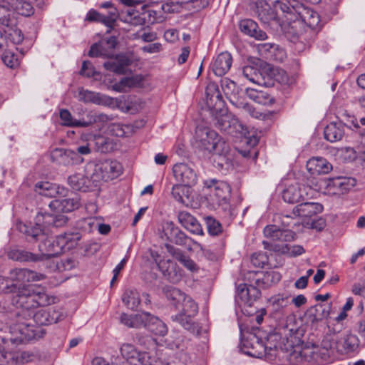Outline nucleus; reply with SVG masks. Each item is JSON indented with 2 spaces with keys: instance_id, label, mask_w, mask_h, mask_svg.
Listing matches in <instances>:
<instances>
[{
  "instance_id": "1",
  "label": "nucleus",
  "mask_w": 365,
  "mask_h": 365,
  "mask_svg": "<svg viewBox=\"0 0 365 365\" xmlns=\"http://www.w3.org/2000/svg\"><path fill=\"white\" fill-rule=\"evenodd\" d=\"M206 103L214 115L215 125L221 131L234 135L240 133L242 125L225 108V103L215 83H210L206 89Z\"/></svg>"
},
{
  "instance_id": "2",
  "label": "nucleus",
  "mask_w": 365,
  "mask_h": 365,
  "mask_svg": "<svg viewBox=\"0 0 365 365\" xmlns=\"http://www.w3.org/2000/svg\"><path fill=\"white\" fill-rule=\"evenodd\" d=\"M68 221V217L63 214L38 213L35 218L34 223L24 224L20 222L17 225V228L20 232L26 235L29 242H35L44 237V227L46 226L52 225L55 227H62L67 224Z\"/></svg>"
},
{
  "instance_id": "3",
  "label": "nucleus",
  "mask_w": 365,
  "mask_h": 365,
  "mask_svg": "<svg viewBox=\"0 0 365 365\" xmlns=\"http://www.w3.org/2000/svg\"><path fill=\"white\" fill-rule=\"evenodd\" d=\"M19 309L15 313L18 324L12 328L13 332H16L17 335L14 338H11V341L13 343L25 344L42 338L46 334V330L41 327H35L32 324L34 308Z\"/></svg>"
},
{
  "instance_id": "4",
  "label": "nucleus",
  "mask_w": 365,
  "mask_h": 365,
  "mask_svg": "<svg viewBox=\"0 0 365 365\" xmlns=\"http://www.w3.org/2000/svg\"><path fill=\"white\" fill-rule=\"evenodd\" d=\"M274 6L290 16V21L301 20L312 29H315L319 22L317 12L306 7L297 0H276Z\"/></svg>"
},
{
  "instance_id": "5",
  "label": "nucleus",
  "mask_w": 365,
  "mask_h": 365,
  "mask_svg": "<svg viewBox=\"0 0 365 365\" xmlns=\"http://www.w3.org/2000/svg\"><path fill=\"white\" fill-rule=\"evenodd\" d=\"M11 293V304L16 308H36L50 303L46 293L36 292L33 287H20Z\"/></svg>"
},
{
  "instance_id": "6",
  "label": "nucleus",
  "mask_w": 365,
  "mask_h": 365,
  "mask_svg": "<svg viewBox=\"0 0 365 365\" xmlns=\"http://www.w3.org/2000/svg\"><path fill=\"white\" fill-rule=\"evenodd\" d=\"M220 82L225 95L233 106L252 117H259V113L246 101L244 91L237 86L235 82L227 78H222Z\"/></svg>"
},
{
  "instance_id": "7",
  "label": "nucleus",
  "mask_w": 365,
  "mask_h": 365,
  "mask_svg": "<svg viewBox=\"0 0 365 365\" xmlns=\"http://www.w3.org/2000/svg\"><path fill=\"white\" fill-rule=\"evenodd\" d=\"M250 284H240L236 289L235 302L242 308L245 314L252 315V311L249 310L261 297V292L251 279Z\"/></svg>"
},
{
  "instance_id": "8",
  "label": "nucleus",
  "mask_w": 365,
  "mask_h": 365,
  "mask_svg": "<svg viewBox=\"0 0 365 365\" xmlns=\"http://www.w3.org/2000/svg\"><path fill=\"white\" fill-rule=\"evenodd\" d=\"M164 235L166 236L167 240L171 243L176 245L184 247L187 251L192 252V247L191 243L194 244L200 250H203V246L188 237L184 232H182L178 227H177L173 222H167L163 226Z\"/></svg>"
},
{
  "instance_id": "9",
  "label": "nucleus",
  "mask_w": 365,
  "mask_h": 365,
  "mask_svg": "<svg viewBox=\"0 0 365 365\" xmlns=\"http://www.w3.org/2000/svg\"><path fill=\"white\" fill-rule=\"evenodd\" d=\"M46 278V275L38 273L29 269H15L10 272L9 279L15 291L16 288L20 287H32L26 283L31 282H38Z\"/></svg>"
},
{
  "instance_id": "10",
  "label": "nucleus",
  "mask_w": 365,
  "mask_h": 365,
  "mask_svg": "<svg viewBox=\"0 0 365 365\" xmlns=\"http://www.w3.org/2000/svg\"><path fill=\"white\" fill-rule=\"evenodd\" d=\"M204 188L210 190L216 202L219 205L224 203L228 205V200L231 192V187L228 183L215 178H210L204 181Z\"/></svg>"
},
{
  "instance_id": "11",
  "label": "nucleus",
  "mask_w": 365,
  "mask_h": 365,
  "mask_svg": "<svg viewBox=\"0 0 365 365\" xmlns=\"http://www.w3.org/2000/svg\"><path fill=\"white\" fill-rule=\"evenodd\" d=\"M65 317V313L61 309L48 307L34 312L32 320L38 326L37 327H41L57 323L64 319Z\"/></svg>"
},
{
  "instance_id": "12",
  "label": "nucleus",
  "mask_w": 365,
  "mask_h": 365,
  "mask_svg": "<svg viewBox=\"0 0 365 365\" xmlns=\"http://www.w3.org/2000/svg\"><path fill=\"white\" fill-rule=\"evenodd\" d=\"M356 183L354 178L342 176L327 178L324 181L325 190L331 195L344 194L354 187Z\"/></svg>"
},
{
  "instance_id": "13",
  "label": "nucleus",
  "mask_w": 365,
  "mask_h": 365,
  "mask_svg": "<svg viewBox=\"0 0 365 365\" xmlns=\"http://www.w3.org/2000/svg\"><path fill=\"white\" fill-rule=\"evenodd\" d=\"M247 281H253L259 289H267L278 283L281 279V274L275 271L269 272H249L246 277Z\"/></svg>"
},
{
  "instance_id": "14",
  "label": "nucleus",
  "mask_w": 365,
  "mask_h": 365,
  "mask_svg": "<svg viewBox=\"0 0 365 365\" xmlns=\"http://www.w3.org/2000/svg\"><path fill=\"white\" fill-rule=\"evenodd\" d=\"M264 237L269 239V242L277 243L279 242H292L295 240L297 235L289 229L282 228L279 225H268L263 229ZM268 242V240H267Z\"/></svg>"
},
{
  "instance_id": "15",
  "label": "nucleus",
  "mask_w": 365,
  "mask_h": 365,
  "mask_svg": "<svg viewBox=\"0 0 365 365\" xmlns=\"http://www.w3.org/2000/svg\"><path fill=\"white\" fill-rule=\"evenodd\" d=\"M207 145L208 148L211 149V153L217 155L215 162L218 167L224 168L225 165L228 167L230 165L232 155L230 154L231 149L228 143L218 135V139H216L214 143Z\"/></svg>"
},
{
  "instance_id": "16",
  "label": "nucleus",
  "mask_w": 365,
  "mask_h": 365,
  "mask_svg": "<svg viewBox=\"0 0 365 365\" xmlns=\"http://www.w3.org/2000/svg\"><path fill=\"white\" fill-rule=\"evenodd\" d=\"M251 9L262 24L267 25L272 23L278 24L275 11L266 1H256L251 4Z\"/></svg>"
},
{
  "instance_id": "17",
  "label": "nucleus",
  "mask_w": 365,
  "mask_h": 365,
  "mask_svg": "<svg viewBox=\"0 0 365 365\" xmlns=\"http://www.w3.org/2000/svg\"><path fill=\"white\" fill-rule=\"evenodd\" d=\"M263 247L265 250L273 252L277 255H287L289 257H296L305 252V250L302 245H289L288 244H280L262 241Z\"/></svg>"
},
{
  "instance_id": "18",
  "label": "nucleus",
  "mask_w": 365,
  "mask_h": 365,
  "mask_svg": "<svg viewBox=\"0 0 365 365\" xmlns=\"http://www.w3.org/2000/svg\"><path fill=\"white\" fill-rule=\"evenodd\" d=\"M43 242L38 245L41 256V261L47 260L51 257H56L62 253L63 246L60 244V239L57 236L55 239L45 238L39 239Z\"/></svg>"
},
{
  "instance_id": "19",
  "label": "nucleus",
  "mask_w": 365,
  "mask_h": 365,
  "mask_svg": "<svg viewBox=\"0 0 365 365\" xmlns=\"http://www.w3.org/2000/svg\"><path fill=\"white\" fill-rule=\"evenodd\" d=\"M118 18V13L116 8H111V10H109L107 14H101L96 10L91 9L87 13L85 21L101 23L112 29Z\"/></svg>"
},
{
  "instance_id": "20",
  "label": "nucleus",
  "mask_w": 365,
  "mask_h": 365,
  "mask_svg": "<svg viewBox=\"0 0 365 365\" xmlns=\"http://www.w3.org/2000/svg\"><path fill=\"white\" fill-rule=\"evenodd\" d=\"M242 343L243 351L249 356L262 358L267 354V346L254 334H250Z\"/></svg>"
},
{
  "instance_id": "21",
  "label": "nucleus",
  "mask_w": 365,
  "mask_h": 365,
  "mask_svg": "<svg viewBox=\"0 0 365 365\" xmlns=\"http://www.w3.org/2000/svg\"><path fill=\"white\" fill-rule=\"evenodd\" d=\"M173 172L175 179L183 185L191 187L197 182V175L195 172L187 164H175L173 166Z\"/></svg>"
},
{
  "instance_id": "22",
  "label": "nucleus",
  "mask_w": 365,
  "mask_h": 365,
  "mask_svg": "<svg viewBox=\"0 0 365 365\" xmlns=\"http://www.w3.org/2000/svg\"><path fill=\"white\" fill-rule=\"evenodd\" d=\"M51 158L53 162L60 165H69L81 164L83 162V158H80L74 153L73 150L56 148L51 153Z\"/></svg>"
},
{
  "instance_id": "23",
  "label": "nucleus",
  "mask_w": 365,
  "mask_h": 365,
  "mask_svg": "<svg viewBox=\"0 0 365 365\" xmlns=\"http://www.w3.org/2000/svg\"><path fill=\"white\" fill-rule=\"evenodd\" d=\"M360 341L358 336L351 333L341 335L336 341V347L341 354L356 352L359 349Z\"/></svg>"
},
{
  "instance_id": "24",
  "label": "nucleus",
  "mask_w": 365,
  "mask_h": 365,
  "mask_svg": "<svg viewBox=\"0 0 365 365\" xmlns=\"http://www.w3.org/2000/svg\"><path fill=\"white\" fill-rule=\"evenodd\" d=\"M35 191L38 194L48 197H64L68 195V190L58 185L49 182H40L36 184Z\"/></svg>"
},
{
  "instance_id": "25",
  "label": "nucleus",
  "mask_w": 365,
  "mask_h": 365,
  "mask_svg": "<svg viewBox=\"0 0 365 365\" xmlns=\"http://www.w3.org/2000/svg\"><path fill=\"white\" fill-rule=\"evenodd\" d=\"M167 252L183 267L190 272H197L199 269L197 264L185 252L170 243L164 245Z\"/></svg>"
},
{
  "instance_id": "26",
  "label": "nucleus",
  "mask_w": 365,
  "mask_h": 365,
  "mask_svg": "<svg viewBox=\"0 0 365 365\" xmlns=\"http://www.w3.org/2000/svg\"><path fill=\"white\" fill-rule=\"evenodd\" d=\"M158 267L163 277L170 282L177 284L181 280V269L170 259L160 261L158 264Z\"/></svg>"
},
{
  "instance_id": "27",
  "label": "nucleus",
  "mask_w": 365,
  "mask_h": 365,
  "mask_svg": "<svg viewBox=\"0 0 365 365\" xmlns=\"http://www.w3.org/2000/svg\"><path fill=\"white\" fill-rule=\"evenodd\" d=\"M78 100L84 103H93L102 106H110L113 103V98L111 97L83 88L79 89Z\"/></svg>"
},
{
  "instance_id": "28",
  "label": "nucleus",
  "mask_w": 365,
  "mask_h": 365,
  "mask_svg": "<svg viewBox=\"0 0 365 365\" xmlns=\"http://www.w3.org/2000/svg\"><path fill=\"white\" fill-rule=\"evenodd\" d=\"M308 172L313 175L329 173L332 170L331 164L322 157H313L307 163Z\"/></svg>"
},
{
  "instance_id": "29",
  "label": "nucleus",
  "mask_w": 365,
  "mask_h": 365,
  "mask_svg": "<svg viewBox=\"0 0 365 365\" xmlns=\"http://www.w3.org/2000/svg\"><path fill=\"white\" fill-rule=\"evenodd\" d=\"M195 135L196 138L199 141L200 146L202 149L211 153V149L208 148L207 144H212L216 139H218L217 133L208 127L198 125L196 128Z\"/></svg>"
},
{
  "instance_id": "30",
  "label": "nucleus",
  "mask_w": 365,
  "mask_h": 365,
  "mask_svg": "<svg viewBox=\"0 0 365 365\" xmlns=\"http://www.w3.org/2000/svg\"><path fill=\"white\" fill-rule=\"evenodd\" d=\"M323 206L317 202H302L294 207L292 214L300 217H312L322 212Z\"/></svg>"
},
{
  "instance_id": "31",
  "label": "nucleus",
  "mask_w": 365,
  "mask_h": 365,
  "mask_svg": "<svg viewBox=\"0 0 365 365\" xmlns=\"http://www.w3.org/2000/svg\"><path fill=\"white\" fill-rule=\"evenodd\" d=\"M146 317L143 319L142 327L147 328L149 331L156 335L164 336L168 331L165 324L158 317L145 312Z\"/></svg>"
},
{
  "instance_id": "32",
  "label": "nucleus",
  "mask_w": 365,
  "mask_h": 365,
  "mask_svg": "<svg viewBox=\"0 0 365 365\" xmlns=\"http://www.w3.org/2000/svg\"><path fill=\"white\" fill-rule=\"evenodd\" d=\"M179 222L189 232L195 235H203L201 225L197 219L187 212H180L178 215Z\"/></svg>"
},
{
  "instance_id": "33",
  "label": "nucleus",
  "mask_w": 365,
  "mask_h": 365,
  "mask_svg": "<svg viewBox=\"0 0 365 365\" xmlns=\"http://www.w3.org/2000/svg\"><path fill=\"white\" fill-rule=\"evenodd\" d=\"M331 304H318L307 310V315L312 324L328 319L330 315Z\"/></svg>"
},
{
  "instance_id": "34",
  "label": "nucleus",
  "mask_w": 365,
  "mask_h": 365,
  "mask_svg": "<svg viewBox=\"0 0 365 365\" xmlns=\"http://www.w3.org/2000/svg\"><path fill=\"white\" fill-rule=\"evenodd\" d=\"M232 63V58L228 52L220 53L212 65V71L217 76H222L227 73L230 69Z\"/></svg>"
},
{
  "instance_id": "35",
  "label": "nucleus",
  "mask_w": 365,
  "mask_h": 365,
  "mask_svg": "<svg viewBox=\"0 0 365 365\" xmlns=\"http://www.w3.org/2000/svg\"><path fill=\"white\" fill-rule=\"evenodd\" d=\"M305 188L299 185H292L286 188L282 193L283 200L288 203H298L304 199Z\"/></svg>"
},
{
  "instance_id": "36",
  "label": "nucleus",
  "mask_w": 365,
  "mask_h": 365,
  "mask_svg": "<svg viewBox=\"0 0 365 365\" xmlns=\"http://www.w3.org/2000/svg\"><path fill=\"white\" fill-rule=\"evenodd\" d=\"M80 200L77 196L68 198H59L50 203L51 207H54L60 212H72L80 207Z\"/></svg>"
},
{
  "instance_id": "37",
  "label": "nucleus",
  "mask_w": 365,
  "mask_h": 365,
  "mask_svg": "<svg viewBox=\"0 0 365 365\" xmlns=\"http://www.w3.org/2000/svg\"><path fill=\"white\" fill-rule=\"evenodd\" d=\"M346 125L341 122L330 123L324 128V138L327 140L334 143L339 141L344 135Z\"/></svg>"
},
{
  "instance_id": "38",
  "label": "nucleus",
  "mask_w": 365,
  "mask_h": 365,
  "mask_svg": "<svg viewBox=\"0 0 365 365\" xmlns=\"http://www.w3.org/2000/svg\"><path fill=\"white\" fill-rule=\"evenodd\" d=\"M163 292L167 299L176 309H180L182 300H185L186 294L179 289L172 286H165Z\"/></svg>"
},
{
  "instance_id": "39",
  "label": "nucleus",
  "mask_w": 365,
  "mask_h": 365,
  "mask_svg": "<svg viewBox=\"0 0 365 365\" xmlns=\"http://www.w3.org/2000/svg\"><path fill=\"white\" fill-rule=\"evenodd\" d=\"M8 257L9 259L21 262H41V256L38 254H34L31 252L20 250L14 249L8 252Z\"/></svg>"
},
{
  "instance_id": "40",
  "label": "nucleus",
  "mask_w": 365,
  "mask_h": 365,
  "mask_svg": "<svg viewBox=\"0 0 365 365\" xmlns=\"http://www.w3.org/2000/svg\"><path fill=\"white\" fill-rule=\"evenodd\" d=\"M96 168V170L101 172L103 179L116 177L121 172V166L116 161L106 160L97 165Z\"/></svg>"
},
{
  "instance_id": "41",
  "label": "nucleus",
  "mask_w": 365,
  "mask_h": 365,
  "mask_svg": "<svg viewBox=\"0 0 365 365\" xmlns=\"http://www.w3.org/2000/svg\"><path fill=\"white\" fill-rule=\"evenodd\" d=\"M130 64V60L125 56L116 58L115 61H106L103 63L104 68L116 74H125L126 68Z\"/></svg>"
},
{
  "instance_id": "42",
  "label": "nucleus",
  "mask_w": 365,
  "mask_h": 365,
  "mask_svg": "<svg viewBox=\"0 0 365 365\" xmlns=\"http://www.w3.org/2000/svg\"><path fill=\"white\" fill-rule=\"evenodd\" d=\"M273 255H270V257L267 256L266 253L262 252H255L251 255L250 260L252 264L257 267H263L265 264L269 265L271 267H278L282 265V260L280 259L279 262H272Z\"/></svg>"
},
{
  "instance_id": "43",
  "label": "nucleus",
  "mask_w": 365,
  "mask_h": 365,
  "mask_svg": "<svg viewBox=\"0 0 365 365\" xmlns=\"http://www.w3.org/2000/svg\"><path fill=\"white\" fill-rule=\"evenodd\" d=\"M68 183L75 191L86 192L91 186V180L82 174H74L68 177Z\"/></svg>"
},
{
  "instance_id": "44",
  "label": "nucleus",
  "mask_w": 365,
  "mask_h": 365,
  "mask_svg": "<svg viewBox=\"0 0 365 365\" xmlns=\"http://www.w3.org/2000/svg\"><path fill=\"white\" fill-rule=\"evenodd\" d=\"M191 188L182 184H175L173 186L171 195L178 202L187 205L190 202Z\"/></svg>"
},
{
  "instance_id": "45",
  "label": "nucleus",
  "mask_w": 365,
  "mask_h": 365,
  "mask_svg": "<svg viewBox=\"0 0 365 365\" xmlns=\"http://www.w3.org/2000/svg\"><path fill=\"white\" fill-rule=\"evenodd\" d=\"M78 264V262L74 258L67 257L61 259L59 262H50L49 269L51 271H69L76 267Z\"/></svg>"
},
{
  "instance_id": "46",
  "label": "nucleus",
  "mask_w": 365,
  "mask_h": 365,
  "mask_svg": "<svg viewBox=\"0 0 365 365\" xmlns=\"http://www.w3.org/2000/svg\"><path fill=\"white\" fill-rule=\"evenodd\" d=\"M122 300L128 308L136 310L140 303V294L136 289H126L122 296Z\"/></svg>"
},
{
  "instance_id": "47",
  "label": "nucleus",
  "mask_w": 365,
  "mask_h": 365,
  "mask_svg": "<svg viewBox=\"0 0 365 365\" xmlns=\"http://www.w3.org/2000/svg\"><path fill=\"white\" fill-rule=\"evenodd\" d=\"M142 77L135 76L123 78L118 83L112 86L113 90L118 92H124L125 88H132L139 86L142 82Z\"/></svg>"
},
{
  "instance_id": "48",
  "label": "nucleus",
  "mask_w": 365,
  "mask_h": 365,
  "mask_svg": "<svg viewBox=\"0 0 365 365\" xmlns=\"http://www.w3.org/2000/svg\"><path fill=\"white\" fill-rule=\"evenodd\" d=\"M145 317V312L134 315H128L123 313L120 316V322L128 327L139 328L142 327L143 319Z\"/></svg>"
},
{
  "instance_id": "49",
  "label": "nucleus",
  "mask_w": 365,
  "mask_h": 365,
  "mask_svg": "<svg viewBox=\"0 0 365 365\" xmlns=\"http://www.w3.org/2000/svg\"><path fill=\"white\" fill-rule=\"evenodd\" d=\"M194 317H187L182 313L178 314L171 317L173 322L179 323L185 329L190 331L195 332L198 329V326L192 321Z\"/></svg>"
},
{
  "instance_id": "50",
  "label": "nucleus",
  "mask_w": 365,
  "mask_h": 365,
  "mask_svg": "<svg viewBox=\"0 0 365 365\" xmlns=\"http://www.w3.org/2000/svg\"><path fill=\"white\" fill-rule=\"evenodd\" d=\"M12 6L16 12L19 15L29 17L34 14V8L27 0H14Z\"/></svg>"
},
{
  "instance_id": "51",
  "label": "nucleus",
  "mask_w": 365,
  "mask_h": 365,
  "mask_svg": "<svg viewBox=\"0 0 365 365\" xmlns=\"http://www.w3.org/2000/svg\"><path fill=\"white\" fill-rule=\"evenodd\" d=\"M179 310L187 317H195L198 312V306L190 297L186 295L185 300L181 302Z\"/></svg>"
},
{
  "instance_id": "52",
  "label": "nucleus",
  "mask_w": 365,
  "mask_h": 365,
  "mask_svg": "<svg viewBox=\"0 0 365 365\" xmlns=\"http://www.w3.org/2000/svg\"><path fill=\"white\" fill-rule=\"evenodd\" d=\"M94 145L96 151L101 153H106L113 150L111 140L103 135H97L94 137Z\"/></svg>"
},
{
  "instance_id": "53",
  "label": "nucleus",
  "mask_w": 365,
  "mask_h": 365,
  "mask_svg": "<svg viewBox=\"0 0 365 365\" xmlns=\"http://www.w3.org/2000/svg\"><path fill=\"white\" fill-rule=\"evenodd\" d=\"M16 25V20L11 16L9 7H0V26L9 31Z\"/></svg>"
},
{
  "instance_id": "54",
  "label": "nucleus",
  "mask_w": 365,
  "mask_h": 365,
  "mask_svg": "<svg viewBox=\"0 0 365 365\" xmlns=\"http://www.w3.org/2000/svg\"><path fill=\"white\" fill-rule=\"evenodd\" d=\"M208 233L212 236H217L222 232L221 223L211 216L205 217Z\"/></svg>"
},
{
  "instance_id": "55",
  "label": "nucleus",
  "mask_w": 365,
  "mask_h": 365,
  "mask_svg": "<svg viewBox=\"0 0 365 365\" xmlns=\"http://www.w3.org/2000/svg\"><path fill=\"white\" fill-rule=\"evenodd\" d=\"M88 56L91 58L103 57L109 58L110 53L107 51L103 42L93 43L88 51Z\"/></svg>"
},
{
  "instance_id": "56",
  "label": "nucleus",
  "mask_w": 365,
  "mask_h": 365,
  "mask_svg": "<svg viewBox=\"0 0 365 365\" xmlns=\"http://www.w3.org/2000/svg\"><path fill=\"white\" fill-rule=\"evenodd\" d=\"M1 60L5 66L11 69H15L20 65L17 55L11 51H5L1 55Z\"/></svg>"
},
{
  "instance_id": "57",
  "label": "nucleus",
  "mask_w": 365,
  "mask_h": 365,
  "mask_svg": "<svg viewBox=\"0 0 365 365\" xmlns=\"http://www.w3.org/2000/svg\"><path fill=\"white\" fill-rule=\"evenodd\" d=\"M242 74L250 82L257 84L260 83L261 74L257 68L252 66H245L242 68Z\"/></svg>"
},
{
  "instance_id": "58",
  "label": "nucleus",
  "mask_w": 365,
  "mask_h": 365,
  "mask_svg": "<svg viewBox=\"0 0 365 365\" xmlns=\"http://www.w3.org/2000/svg\"><path fill=\"white\" fill-rule=\"evenodd\" d=\"M272 307L274 312H280L282 309L287 307L289 304V297L284 294H278L270 299Z\"/></svg>"
},
{
  "instance_id": "59",
  "label": "nucleus",
  "mask_w": 365,
  "mask_h": 365,
  "mask_svg": "<svg viewBox=\"0 0 365 365\" xmlns=\"http://www.w3.org/2000/svg\"><path fill=\"white\" fill-rule=\"evenodd\" d=\"M139 351L131 344H124L120 347V353L130 364L135 361V358Z\"/></svg>"
},
{
  "instance_id": "60",
  "label": "nucleus",
  "mask_w": 365,
  "mask_h": 365,
  "mask_svg": "<svg viewBox=\"0 0 365 365\" xmlns=\"http://www.w3.org/2000/svg\"><path fill=\"white\" fill-rule=\"evenodd\" d=\"M258 49L260 52H268L270 53H274L275 51H277L280 56V60L282 61L283 57L285 56L284 51L283 49L279 48V46L275 43H260L258 45Z\"/></svg>"
},
{
  "instance_id": "61",
  "label": "nucleus",
  "mask_w": 365,
  "mask_h": 365,
  "mask_svg": "<svg viewBox=\"0 0 365 365\" xmlns=\"http://www.w3.org/2000/svg\"><path fill=\"white\" fill-rule=\"evenodd\" d=\"M257 27V24L250 19L241 20L239 24V28L241 32L247 36H250V34H251V31Z\"/></svg>"
},
{
  "instance_id": "62",
  "label": "nucleus",
  "mask_w": 365,
  "mask_h": 365,
  "mask_svg": "<svg viewBox=\"0 0 365 365\" xmlns=\"http://www.w3.org/2000/svg\"><path fill=\"white\" fill-rule=\"evenodd\" d=\"M60 239V244L64 246L66 242H72L73 245H78V241L81 239V235L79 232L74 233H64L63 235H58Z\"/></svg>"
},
{
  "instance_id": "63",
  "label": "nucleus",
  "mask_w": 365,
  "mask_h": 365,
  "mask_svg": "<svg viewBox=\"0 0 365 365\" xmlns=\"http://www.w3.org/2000/svg\"><path fill=\"white\" fill-rule=\"evenodd\" d=\"M4 32L9 34L14 43L20 44L22 43L24 40V35L21 31L17 29L16 26L13 29H11V31H9L8 29L5 28Z\"/></svg>"
},
{
  "instance_id": "64",
  "label": "nucleus",
  "mask_w": 365,
  "mask_h": 365,
  "mask_svg": "<svg viewBox=\"0 0 365 365\" xmlns=\"http://www.w3.org/2000/svg\"><path fill=\"white\" fill-rule=\"evenodd\" d=\"M79 73L80 75L84 76L88 78L94 76L95 71L91 63L88 61H84L82 63V66Z\"/></svg>"
}]
</instances>
